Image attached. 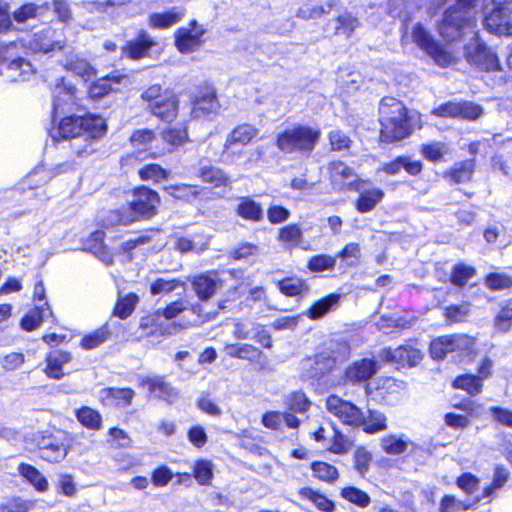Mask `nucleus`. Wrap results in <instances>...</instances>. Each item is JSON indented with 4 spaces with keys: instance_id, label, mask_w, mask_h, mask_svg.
I'll use <instances>...</instances> for the list:
<instances>
[{
    "instance_id": "69168bd1",
    "label": "nucleus",
    "mask_w": 512,
    "mask_h": 512,
    "mask_svg": "<svg viewBox=\"0 0 512 512\" xmlns=\"http://www.w3.org/2000/svg\"><path fill=\"white\" fill-rule=\"evenodd\" d=\"M154 139V133L149 129L136 130L130 137L131 144L138 149L139 156L144 153Z\"/></svg>"
},
{
    "instance_id": "5701e85b",
    "label": "nucleus",
    "mask_w": 512,
    "mask_h": 512,
    "mask_svg": "<svg viewBox=\"0 0 512 512\" xmlns=\"http://www.w3.org/2000/svg\"><path fill=\"white\" fill-rule=\"evenodd\" d=\"M155 41L147 32L141 31L135 40L128 41L122 47V53L130 59H141L147 56L149 50L155 45Z\"/></svg>"
},
{
    "instance_id": "e2e57ef3",
    "label": "nucleus",
    "mask_w": 512,
    "mask_h": 512,
    "mask_svg": "<svg viewBox=\"0 0 512 512\" xmlns=\"http://www.w3.org/2000/svg\"><path fill=\"white\" fill-rule=\"evenodd\" d=\"M336 4V1H329L321 6H303L298 10L297 15L302 19H317L325 14H328L331 9L336 6Z\"/></svg>"
},
{
    "instance_id": "aec40b11",
    "label": "nucleus",
    "mask_w": 512,
    "mask_h": 512,
    "mask_svg": "<svg viewBox=\"0 0 512 512\" xmlns=\"http://www.w3.org/2000/svg\"><path fill=\"white\" fill-rule=\"evenodd\" d=\"M369 183L368 180H362L359 184H354L352 191L359 193V197L356 200L355 206L358 212L367 213L372 211L383 199L384 192L379 188H366L365 186Z\"/></svg>"
},
{
    "instance_id": "0eeeda50",
    "label": "nucleus",
    "mask_w": 512,
    "mask_h": 512,
    "mask_svg": "<svg viewBox=\"0 0 512 512\" xmlns=\"http://www.w3.org/2000/svg\"><path fill=\"white\" fill-rule=\"evenodd\" d=\"M159 203L160 197L156 191L146 186H140L133 190L132 198L129 202L134 218L130 219L128 216H123L117 211L111 212L110 217L113 221L122 225H128L135 220L150 219L156 215Z\"/></svg>"
},
{
    "instance_id": "f03ea898",
    "label": "nucleus",
    "mask_w": 512,
    "mask_h": 512,
    "mask_svg": "<svg viewBox=\"0 0 512 512\" xmlns=\"http://www.w3.org/2000/svg\"><path fill=\"white\" fill-rule=\"evenodd\" d=\"M106 131L105 120L98 115H66L59 117L48 130L54 142L71 139V148L82 157L95 151L93 143Z\"/></svg>"
},
{
    "instance_id": "ddd939ff",
    "label": "nucleus",
    "mask_w": 512,
    "mask_h": 512,
    "mask_svg": "<svg viewBox=\"0 0 512 512\" xmlns=\"http://www.w3.org/2000/svg\"><path fill=\"white\" fill-rule=\"evenodd\" d=\"M50 179V173L44 168H39L29 173L25 179L18 183L17 187L10 190V192L12 194H24L27 199L39 198L42 201L46 199L47 196L41 187L47 184Z\"/></svg>"
},
{
    "instance_id": "a878e982",
    "label": "nucleus",
    "mask_w": 512,
    "mask_h": 512,
    "mask_svg": "<svg viewBox=\"0 0 512 512\" xmlns=\"http://www.w3.org/2000/svg\"><path fill=\"white\" fill-rule=\"evenodd\" d=\"M220 285L221 282L216 274H201L196 276L192 281L193 289L198 298L202 301L210 299Z\"/></svg>"
},
{
    "instance_id": "c756f323",
    "label": "nucleus",
    "mask_w": 512,
    "mask_h": 512,
    "mask_svg": "<svg viewBox=\"0 0 512 512\" xmlns=\"http://www.w3.org/2000/svg\"><path fill=\"white\" fill-rule=\"evenodd\" d=\"M72 360V355L66 351L51 352L46 358L45 373L49 378L59 380L64 376L62 368Z\"/></svg>"
},
{
    "instance_id": "9b49d317",
    "label": "nucleus",
    "mask_w": 512,
    "mask_h": 512,
    "mask_svg": "<svg viewBox=\"0 0 512 512\" xmlns=\"http://www.w3.org/2000/svg\"><path fill=\"white\" fill-rule=\"evenodd\" d=\"M350 355V347L346 342L330 341L315 356V369L325 374L343 363Z\"/></svg>"
},
{
    "instance_id": "c03bdc74",
    "label": "nucleus",
    "mask_w": 512,
    "mask_h": 512,
    "mask_svg": "<svg viewBox=\"0 0 512 512\" xmlns=\"http://www.w3.org/2000/svg\"><path fill=\"white\" fill-rule=\"evenodd\" d=\"M376 389L379 391L381 397L385 399L405 390L406 383L393 377H381L377 380Z\"/></svg>"
},
{
    "instance_id": "f257e3e1",
    "label": "nucleus",
    "mask_w": 512,
    "mask_h": 512,
    "mask_svg": "<svg viewBox=\"0 0 512 512\" xmlns=\"http://www.w3.org/2000/svg\"><path fill=\"white\" fill-rule=\"evenodd\" d=\"M448 5L438 32L447 42H456L470 36L469 42L464 45L466 61L476 68L491 72L501 70L497 54L479 37L476 30V15L478 6L487 0H441Z\"/></svg>"
},
{
    "instance_id": "dca6fc26",
    "label": "nucleus",
    "mask_w": 512,
    "mask_h": 512,
    "mask_svg": "<svg viewBox=\"0 0 512 512\" xmlns=\"http://www.w3.org/2000/svg\"><path fill=\"white\" fill-rule=\"evenodd\" d=\"M483 113L479 105L471 102H446L432 110V114L438 117H449L475 120Z\"/></svg>"
},
{
    "instance_id": "a18cd8bd",
    "label": "nucleus",
    "mask_w": 512,
    "mask_h": 512,
    "mask_svg": "<svg viewBox=\"0 0 512 512\" xmlns=\"http://www.w3.org/2000/svg\"><path fill=\"white\" fill-rule=\"evenodd\" d=\"M77 420L86 428L99 430L102 423L100 413L90 407H81L75 411Z\"/></svg>"
},
{
    "instance_id": "4d7b16f0",
    "label": "nucleus",
    "mask_w": 512,
    "mask_h": 512,
    "mask_svg": "<svg viewBox=\"0 0 512 512\" xmlns=\"http://www.w3.org/2000/svg\"><path fill=\"white\" fill-rule=\"evenodd\" d=\"M311 469L316 478L328 483L334 482L339 476L337 468L326 462H314Z\"/></svg>"
},
{
    "instance_id": "393cba45",
    "label": "nucleus",
    "mask_w": 512,
    "mask_h": 512,
    "mask_svg": "<svg viewBox=\"0 0 512 512\" xmlns=\"http://www.w3.org/2000/svg\"><path fill=\"white\" fill-rule=\"evenodd\" d=\"M104 236L105 233L101 230L91 233L84 242V248L98 257L105 265H111L113 263V255L104 244Z\"/></svg>"
},
{
    "instance_id": "0e129e2a",
    "label": "nucleus",
    "mask_w": 512,
    "mask_h": 512,
    "mask_svg": "<svg viewBox=\"0 0 512 512\" xmlns=\"http://www.w3.org/2000/svg\"><path fill=\"white\" fill-rule=\"evenodd\" d=\"M279 290L287 296H297L302 294L306 289L305 282L298 278H285L278 281Z\"/></svg>"
},
{
    "instance_id": "412c9836",
    "label": "nucleus",
    "mask_w": 512,
    "mask_h": 512,
    "mask_svg": "<svg viewBox=\"0 0 512 512\" xmlns=\"http://www.w3.org/2000/svg\"><path fill=\"white\" fill-rule=\"evenodd\" d=\"M379 370L378 362L375 359L363 358L354 361L345 371V378L352 384L367 382Z\"/></svg>"
},
{
    "instance_id": "a211bd4d",
    "label": "nucleus",
    "mask_w": 512,
    "mask_h": 512,
    "mask_svg": "<svg viewBox=\"0 0 512 512\" xmlns=\"http://www.w3.org/2000/svg\"><path fill=\"white\" fill-rule=\"evenodd\" d=\"M32 53L47 54L54 50H61L64 42L56 37V31L51 27L43 28L34 33L30 39L24 44Z\"/></svg>"
},
{
    "instance_id": "39448f33",
    "label": "nucleus",
    "mask_w": 512,
    "mask_h": 512,
    "mask_svg": "<svg viewBox=\"0 0 512 512\" xmlns=\"http://www.w3.org/2000/svg\"><path fill=\"white\" fill-rule=\"evenodd\" d=\"M402 43L404 45L409 43L415 44L436 65L442 68L456 63V57L436 40L432 33L421 23H415L410 28L405 26Z\"/></svg>"
},
{
    "instance_id": "6e6d98bb",
    "label": "nucleus",
    "mask_w": 512,
    "mask_h": 512,
    "mask_svg": "<svg viewBox=\"0 0 512 512\" xmlns=\"http://www.w3.org/2000/svg\"><path fill=\"white\" fill-rule=\"evenodd\" d=\"M200 178L206 183L213 184L216 187L226 185L229 182V178L225 173L213 166H203L199 172Z\"/></svg>"
},
{
    "instance_id": "de8ad7c7",
    "label": "nucleus",
    "mask_w": 512,
    "mask_h": 512,
    "mask_svg": "<svg viewBox=\"0 0 512 512\" xmlns=\"http://www.w3.org/2000/svg\"><path fill=\"white\" fill-rule=\"evenodd\" d=\"M111 332L107 325H103L101 328L94 332L85 335L81 340V347L85 350H91L99 347L105 341L109 339Z\"/></svg>"
},
{
    "instance_id": "ea45409f",
    "label": "nucleus",
    "mask_w": 512,
    "mask_h": 512,
    "mask_svg": "<svg viewBox=\"0 0 512 512\" xmlns=\"http://www.w3.org/2000/svg\"><path fill=\"white\" fill-rule=\"evenodd\" d=\"M65 68L85 80L90 79L96 74L95 69L90 65V63L78 55L68 56Z\"/></svg>"
},
{
    "instance_id": "c85d7f7f",
    "label": "nucleus",
    "mask_w": 512,
    "mask_h": 512,
    "mask_svg": "<svg viewBox=\"0 0 512 512\" xmlns=\"http://www.w3.org/2000/svg\"><path fill=\"white\" fill-rule=\"evenodd\" d=\"M218 110L219 103L216 99L215 92L208 91L205 94L196 97L193 101L191 113L194 118H204L217 113Z\"/></svg>"
},
{
    "instance_id": "49530a36",
    "label": "nucleus",
    "mask_w": 512,
    "mask_h": 512,
    "mask_svg": "<svg viewBox=\"0 0 512 512\" xmlns=\"http://www.w3.org/2000/svg\"><path fill=\"white\" fill-rule=\"evenodd\" d=\"M326 446L335 454H344L349 450L351 442L347 436L342 434L334 426H331L329 440Z\"/></svg>"
},
{
    "instance_id": "8fccbe9b",
    "label": "nucleus",
    "mask_w": 512,
    "mask_h": 512,
    "mask_svg": "<svg viewBox=\"0 0 512 512\" xmlns=\"http://www.w3.org/2000/svg\"><path fill=\"white\" fill-rule=\"evenodd\" d=\"M453 387L465 390L471 395H477L482 389V379L471 374L461 375L453 381Z\"/></svg>"
},
{
    "instance_id": "f704fd0d",
    "label": "nucleus",
    "mask_w": 512,
    "mask_h": 512,
    "mask_svg": "<svg viewBox=\"0 0 512 512\" xmlns=\"http://www.w3.org/2000/svg\"><path fill=\"white\" fill-rule=\"evenodd\" d=\"M52 316V311L47 302L36 306L21 320V326L26 331H32L40 326L48 317Z\"/></svg>"
},
{
    "instance_id": "58836bf2",
    "label": "nucleus",
    "mask_w": 512,
    "mask_h": 512,
    "mask_svg": "<svg viewBox=\"0 0 512 512\" xmlns=\"http://www.w3.org/2000/svg\"><path fill=\"white\" fill-rule=\"evenodd\" d=\"M299 495L302 499L311 502L317 509L323 512H332L335 508L333 501L328 499L322 493L313 490L309 487H304L299 490Z\"/></svg>"
},
{
    "instance_id": "bb28decb",
    "label": "nucleus",
    "mask_w": 512,
    "mask_h": 512,
    "mask_svg": "<svg viewBox=\"0 0 512 512\" xmlns=\"http://www.w3.org/2000/svg\"><path fill=\"white\" fill-rule=\"evenodd\" d=\"M141 385L146 386L149 392L159 399L173 402L177 398L176 390L162 377L155 376L143 379Z\"/></svg>"
},
{
    "instance_id": "2f4dec72",
    "label": "nucleus",
    "mask_w": 512,
    "mask_h": 512,
    "mask_svg": "<svg viewBox=\"0 0 512 512\" xmlns=\"http://www.w3.org/2000/svg\"><path fill=\"white\" fill-rule=\"evenodd\" d=\"M474 160H465L456 163L446 174L445 178L452 184H461L470 181L474 173Z\"/></svg>"
},
{
    "instance_id": "3c124183",
    "label": "nucleus",
    "mask_w": 512,
    "mask_h": 512,
    "mask_svg": "<svg viewBox=\"0 0 512 512\" xmlns=\"http://www.w3.org/2000/svg\"><path fill=\"white\" fill-rule=\"evenodd\" d=\"M193 476L200 485H209L213 479V464L210 460L199 459L193 465Z\"/></svg>"
},
{
    "instance_id": "6e6552de",
    "label": "nucleus",
    "mask_w": 512,
    "mask_h": 512,
    "mask_svg": "<svg viewBox=\"0 0 512 512\" xmlns=\"http://www.w3.org/2000/svg\"><path fill=\"white\" fill-rule=\"evenodd\" d=\"M33 441L39 449L40 457L50 463L64 460L70 447L68 433L60 429L38 431Z\"/></svg>"
},
{
    "instance_id": "f8f14e48",
    "label": "nucleus",
    "mask_w": 512,
    "mask_h": 512,
    "mask_svg": "<svg viewBox=\"0 0 512 512\" xmlns=\"http://www.w3.org/2000/svg\"><path fill=\"white\" fill-rule=\"evenodd\" d=\"M327 410L339 420L352 427H360L363 422V412L352 402L331 395L326 400Z\"/></svg>"
},
{
    "instance_id": "7ed1b4c3",
    "label": "nucleus",
    "mask_w": 512,
    "mask_h": 512,
    "mask_svg": "<svg viewBox=\"0 0 512 512\" xmlns=\"http://www.w3.org/2000/svg\"><path fill=\"white\" fill-rule=\"evenodd\" d=\"M415 116L416 113H410L401 101L394 97H384L379 104L381 141L392 143L408 137Z\"/></svg>"
},
{
    "instance_id": "4be33fe9",
    "label": "nucleus",
    "mask_w": 512,
    "mask_h": 512,
    "mask_svg": "<svg viewBox=\"0 0 512 512\" xmlns=\"http://www.w3.org/2000/svg\"><path fill=\"white\" fill-rule=\"evenodd\" d=\"M127 82L128 80L126 75L118 71H114L111 74L98 79L89 87V97L92 99L102 98L110 92L119 90L118 86L122 83L126 85Z\"/></svg>"
},
{
    "instance_id": "09e8293b",
    "label": "nucleus",
    "mask_w": 512,
    "mask_h": 512,
    "mask_svg": "<svg viewBox=\"0 0 512 512\" xmlns=\"http://www.w3.org/2000/svg\"><path fill=\"white\" fill-rule=\"evenodd\" d=\"M138 174L142 181H152L154 183H159L168 179L169 171L162 168L158 164L151 163L146 164L140 168Z\"/></svg>"
},
{
    "instance_id": "680f3d73",
    "label": "nucleus",
    "mask_w": 512,
    "mask_h": 512,
    "mask_svg": "<svg viewBox=\"0 0 512 512\" xmlns=\"http://www.w3.org/2000/svg\"><path fill=\"white\" fill-rule=\"evenodd\" d=\"M47 4L38 6L33 3H27L22 5L13 13V18L18 23L26 22L29 19L35 18L41 15L42 10H47Z\"/></svg>"
},
{
    "instance_id": "cd10ccee",
    "label": "nucleus",
    "mask_w": 512,
    "mask_h": 512,
    "mask_svg": "<svg viewBox=\"0 0 512 512\" xmlns=\"http://www.w3.org/2000/svg\"><path fill=\"white\" fill-rule=\"evenodd\" d=\"M402 169L410 175H418L422 171V163L411 160L409 157H397L390 163L381 164L378 171H383L389 175H397Z\"/></svg>"
},
{
    "instance_id": "a19ab883",
    "label": "nucleus",
    "mask_w": 512,
    "mask_h": 512,
    "mask_svg": "<svg viewBox=\"0 0 512 512\" xmlns=\"http://www.w3.org/2000/svg\"><path fill=\"white\" fill-rule=\"evenodd\" d=\"M103 397L117 406H127L134 398L135 392L130 388L110 387L102 391Z\"/></svg>"
},
{
    "instance_id": "1a4fd4ad",
    "label": "nucleus",
    "mask_w": 512,
    "mask_h": 512,
    "mask_svg": "<svg viewBox=\"0 0 512 512\" xmlns=\"http://www.w3.org/2000/svg\"><path fill=\"white\" fill-rule=\"evenodd\" d=\"M483 16L485 29L499 36H512V0H490Z\"/></svg>"
},
{
    "instance_id": "052dcab7",
    "label": "nucleus",
    "mask_w": 512,
    "mask_h": 512,
    "mask_svg": "<svg viewBox=\"0 0 512 512\" xmlns=\"http://www.w3.org/2000/svg\"><path fill=\"white\" fill-rule=\"evenodd\" d=\"M137 302L138 296L134 293H130L118 299L114 308V314L121 319L127 318L134 311Z\"/></svg>"
},
{
    "instance_id": "79ce46f5",
    "label": "nucleus",
    "mask_w": 512,
    "mask_h": 512,
    "mask_svg": "<svg viewBox=\"0 0 512 512\" xmlns=\"http://www.w3.org/2000/svg\"><path fill=\"white\" fill-rule=\"evenodd\" d=\"M259 133V130L251 124H242L235 127L227 136V139L239 143L241 147L248 145Z\"/></svg>"
},
{
    "instance_id": "2eb2a0df",
    "label": "nucleus",
    "mask_w": 512,
    "mask_h": 512,
    "mask_svg": "<svg viewBox=\"0 0 512 512\" xmlns=\"http://www.w3.org/2000/svg\"><path fill=\"white\" fill-rule=\"evenodd\" d=\"M62 84L56 85L53 90L52 122L55 123L59 117L66 116L73 110L76 103V89L61 80Z\"/></svg>"
},
{
    "instance_id": "b1692460",
    "label": "nucleus",
    "mask_w": 512,
    "mask_h": 512,
    "mask_svg": "<svg viewBox=\"0 0 512 512\" xmlns=\"http://www.w3.org/2000/svg\"><path fill=\"white\" fill-rule=\"evenodd\" d=\"M178 101L176 95L165 90L163 98L151 106V112L164 121L170 122L177 115Z\"/></svg>"
},
{
    "instance_id": "20e7f679",
    "label": "nucleus",
    "mask_w": 512,
    "mask_h": 512,
    "mask_svg": "<svg viewBox=\"0 0 512 512\" xmlns=\"http://www.w3.org/2000/svg\"><path fill=\"white\" fill-rule=\"evenodd\" d=\"M321 137L317 127L296 124L279 132L275 145L283 154H298L309 156L315 149Z\"/></svg>"
},
{
    "instance_id": "37998d69",
    "label": "nucleus",
    "mask_w": 512,
    "mask_h": 512,
    "mask_svg": "<svg viewBox=\"0 0 512 512\" xmlns=\"http://www.w3.org/2000/svg\"><path fill=\"white\" fill-rule=\"evenodd\" d=\"M509 471L504 466H496L493 474V481L491 485L487 486L480 497H477L476 501L479 502L484 499H489L492 494L502 488L509 478Z\"/></svg>"
},
{
    "instance_id": "13d9d810",
    "label": "nucleus",
    "mask_w": 512,
    "mask_h": 512,
    "mask_svg": "<svg viewBox=\"0 0 512 512\" xmlns=\"http://www.w3.org/2000/svg\"><path fill=\"white\" fill-rule=\"evenodd\" d=\"M512 325V298L501 303V309L495 318V327L501 332H507Z\"/></svg>"
},
{
    "instance_id": "473e14b6",
    "label": "nucleus",
    "mask_w": 512,
    "mask_h": 512,
    "mask_svg": "<svg viewBox=\"0 0 512 512\" xmlns=\"http://www.w3.org/2000/svg\"><path fill=\"white\" fill-rule=\"evenodd\" d=\"M417 6V0H388L387 13L393 18H399L406 22Z\"/></svg>"
},
{
    "instance_id": "5fc2aeb1",
    "label": "nucleus",
    "mask_w": 512,
    "mask_h": 512,
    "mask_svg": "<svg viewBox=\"0 0 512 512\" xmlns=\"http://www.w3.org/2000/svg\"><path fill=\"white\" fill-rule=\"evenodd\" d=\"M340 494L341 497L346 501L353 503L361 508L369 506L371 502L370 496L365 491L354 486L344 487Z\"/></svg>"
},
{
    "instance_id": "864d4df0",
    "label": "nucleus",
    "mask_w": 512,
    "mask_h": 512,
    "mask_svg": "<svg viewBox=\"0 0 512 512\" xmlns=\"http://www.w3.org/2000/svg\"><path fill=\"white\" fill-rule=\"evenodd\" d=\"M301 238L302 230L296 224L284 226L279 230L278 240L289 248L298 246Z\"/></svg>"
},
{
    "instance_id": "4468645a",
    "label": "nucleus",
    "mask_w": 512,
    "mask_h": 512,
    "mask_svg": "<svg viewBox=\"0 0 512 512\" xmlns=\"http://www.w3.org/2000/svg\"><path fill=\"white\" fill-rule=\"evenodd\" d=\"M206 30L196 20L189 22L188 26L179 28L175 33V46L181 53L196 51L202 44V37Z\"/></svg>"
},
{
    "instance_id": "338daca9",
    "label": "nucleus",
    "mask_w": 512,
    "mask_h": 512,
    "mask_svg": "<svg viewBox=\"0 0 512 512\" xmlns=\"http://www.w3.org/2000/svg\"><path fill=\"white\" fill-rule=\"evenodd\" d=\"M486 286L491 290H504L512 287V276L506 273H490L485 278Z\"/></svg>"
},
{
    "instance_id": "bf43d9fd",
    "label": "nucleus",
    "mask_w": 512,
    "mask_h": 512,
    "mask_svg": "<svg viewBox=\"0 0 512 512\" xmlns=\"http://www.w3.org/2000/svg\"><path fill=\"white\" fill-rule=\"evenodd\" d=\"M408 441L403 437L389 435L381 439V448L391 455H399L406 451Z\"/></svg>"
},
{
    "instance_id": "603ef678",
    "label": "nucleus",
    "mask_w": 512,
    "mask_h": 512,
    "mask_svg": "<svg viewBox=\"0 0 512 512\" xmlns=\"http://www.w3.org/2000/svg\"><path fill=\"white\" fill-rule=\"evenodd\" d=\"M165 190L169 195L176 199L190 202L198 197L200 190L197 186L180 184V185H169L165 187Z\"/></svg>"
},
{
    "instance_id": "c9c22d12",
    "label": "nucleus",
    "mask_w": 512,
    "mask_h": 512,
    "mask_svg": "<svg viewBox=\"0 0 512 512\" xmlns=\"http://www.w3.org/2000/svg\"><path fill=\"white\" fill-rule=\"evenodd\" d=\"M236 213L241 218L253 222H258L263 218L261 205L250 197H242L239 199Z\"/></svg>"
},
{
    "instance_id": "774afa93",
    "label": "nucleus",
    "mask_w": 512,
    "mask_h": 512,
    "mask_svg": "<svg viewBox=\"0 0 512 512\" xmlns=\"http://www.w3.org/2000/svg\"><path fill=\"white\" fill-rule=\"evenodd\" d=\"M358 26V19L351 13L344 12L337 17L335 29L337 33L349 36Z\"/></svg>"
},
{
    "instance_id": "6ab92c4d",
    "label": "nucleus",
    "mask_w": 512,
    "mask_h": 512,
    "mask_svg": "<svg viewBox=\"0 0 512 512\" xmlns=\"http://www.w3.org/2000/svg\"><path fill=\"white\" fill-rule=\"evenodd\" d=\"M380 358L387 363L401 366H416L422 360V353L419 349L410 345L399 346L396 349H383Z\"/></svg>"
},
{
    "instance_id": "9d476101",
    "label": "nucleus",
    "mask_w": 512,
    "mask_h": 512,
    "mask_svg": "<svg viewBox=\"0 0 512 512\" xmlns=\"http://www.w3.org/2000/svg\"><path fill=\"white\" fill-rule=\"evenodd\" d=\"M474 343V338L466 334L440 336L430 343V354L437 360H442L449 354L462 356L470 353Z\"/></svg>"
},
{
    "instance_id": "e433bc0d",
    "label": "nucleus",
    "mask_w": 512,
    "mask_h": 512,
    "mask_svg": "<svg viewBox=\"0 0 512 512\" xmlns=\"http://www.w3.org/2000/svg\"><path fill=\"white\" fill-rule=\"evenodd\" d=\"M18 472L37 491L45 492L48 490L49 484L46 477L34 466L26 463H21L18 466Z\"/></svg>"
},
{
    "instance_id": "7c9ffc66",
    "label": "nucleus",
    "mask_w": 512,
    "mask_h": 512,
    "mask_svg": "<svg viewBox=\"0 0 512 512\" xmlns=\"http://www.w3.org/2000/svg\"><path fill=\"white\" fill-rule=\"evenodd\" d=\"M183 16V9L173 7L166 12L151 14L149 16V25L156 29H166L181 21Z\"/></svg>"
},
{
    "instance_id": "4c0bfd02",
    "label": "nucleus",
    "mask_w": 512,
    "mask_h": 512,
    "mask_svg": "<svg viewBox=\"0 0 512 512\" xmlns=\"http://www.w3.org/2000/svg\"><path fill=\"white\" fill-rule=\"evenodd\" d=\"M360 427L363 431L369 434L378 433L387 428V418L379 410H368V415L363 413V422Z\"/></svg>"
},
{
    "instance_id": "423d86ee",
    "label": "nucleus",
    "mask_w": 512,
    "mask_h": 512,
    "mask_svg": "<svg viewBox=\"0 0 512 512\" xmlns=\"http://www.w3.org/2000/svg\"><path fill=\"white\" fill-rule=\"evenodd\" d=\"M23 49L24 44L20 42L0 44L2 73L12 82L28 81L35 74L31 62L22 55Z\"/></svg>"
},
{
    "instance_id": "f3484780",
    "label": "nucleus",
    "mask_w": 512,
    "mask_h": 512,
    "mask_svg": "<svg viewBox=\"0 0 512 512\" xmlns=\"http://www.w3.org/2000/svg\"><path fill=\"white\" fill-rule=\"evenodd\" d=\"M328 172L334 190H352L354 184H359L363 179L359 178L354 170L342 161H333L328 165Z\"/></svg>"
},
{
    "instance_id": "72a5a7b5",
    "label": "nucleus",
    "mask_w": 512,
    "mask_h": 512,
    "mask_svg": "<svg viewBox=\"0 0 512 512\" xmlns=\"http://www.w3.org/2000/svg\"><path fill=\"white\" fill-rule=\"evenodd\" d=\"M340 294L332 293L316 301L308 310L307 315L312 320L321 319L329 311L334 310L340 300Z\"/></svg>"
}]
</instances>
